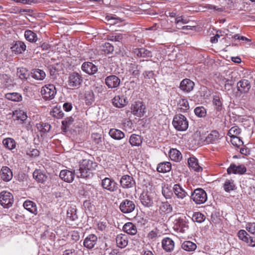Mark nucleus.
<instances>
[{"mask_svg":"<svg viewBox=\"0 0 255 255\" xmlns=\"http://www.w3.org/2000/svg\"><path fill=\"white\" fill-rule=\"evenodd\" d=\"M140 67L135 63H130L128 67V72L133 77H136L139 74Z\"/></svg>","mask_w":255,"mask_h":255,"instance_id":"nucleus-40","label":"nucleus"},{"mask_svg":"<svg viewBox=\"0 0 255 255\" xmlns=\"http://www.w3.org/2000/svg\"><path fill=\"white\" fill-rule=\"evenodd\" d=\"M194 83L189 79H184L180 83V88L185 92H190L194 88Z\"/></svg>","mask_w":255,"mask_h":255,"instance_id":"nucleus-23","label":"nucleus"},{"mask_svg":"<svg viewBox=\"0 0 255 255\" xmlns=\"http://www.w3.org/2000/svg\"><path fill=\"white\" fill-rule=\"evenodd\" d=\"M18 74L19 78L22 80L26 79L28 76L27 71L25 69L23 68L18 71Z\"/></svg>","mask_w":255,"mask_h":255,"instance_id":"nucleus-64","label":"nucleus"},{"mask_svg":"<svg viewBox=\"0 0 255 255\" xmlns=\"http://www.w3.org/2000/svg\"><path fill=\"white\" fill-rule=\"evenodd\" d=\"M129 142L132 146H139L142 142V138L138 134H132L129 137Z\"/></svg>","mask_w":255,"mask_h":255,"instance_id":"nucleus-33","label":"nucleus"},{"mask_svg":"<svg viewBox=\"0 0 255 255\" xmlns=\"http://www.w3.org/2000/svg\"><path fill=\"white\" fill-rule=\"evenodd\" d=\"M227 173L228 174H243L247 171V168L243 164L236 165L235 163H231L228 168Z\"/></svg>","mask_w":255,"mask_h":255,"instance_id":"nucleus-12","label":"nucleus"},{"mask_svg":"<svg viewBox=\"0 0 255 255\" xmlns=\"http://www.w3.org/2000/svg\"><path fill=\"white\" fill-rule=\"evenodd\" d=\"M249 235L244 230H240L238 233V237L240 240L246 242Z\"/></svg>","mask_w":255,"mask_h":255,"instance_id":"nucleus-56","label":"nucleus"},{"mask_svg":"<svg viewBox=\"0 0 255 255\" xmlns=\"http://www.w3.org/2000/svg\"><path fill=\"white\" fill-rule=\"evenodd\" d=\"M124 232L130 235H135L137 233L136 226L131 222L126 223L123 228Z\"/></svg>","mask_w":255,"mask_h":255,"instance_id":"nucleus-27","label":"nucleus"},{"mask_svg":"<svg viewBox=\"0 0 255 255\" xmlns=\"http://www.w3.org/2000/svg\"><path fill=\"white\" fill-rule=\"evenodd\" d=\"M143 74L145 82L151 84L153 83V81H155L154 79V74L152 71H145Z\"/></svg>","mask_w":255,"mask_h":255,"instance_id":"nucleus-50","label":"nucleus"},{"mask_svg":"<svg viewBox=\"0 0 255 255\" xmlns=\"http://www.w3.org/2000/svg\"><path fill=\"white\" fill-rule=\"evenodd\" d=\"M135 208V204L133 201L126 199L123 200L119 206L120 210L124 214L132 213Z\"/></svg>","mask_w":255,"mask_h":255,"instance_id":"nucleus-7","label":"nucleus"},{"mask_svg":"<svg viewBox=\"0 0 255 255\" xmlns=\"http://www.w3.org/2000/svg\"><path fill=\"white\" fill-rule=\"evenodd\" d=\"M102 135L101 134L94 132L91 135V138L93 142H94L96 144H99L102 141Z\"/></svg>","mask_w":255,"mask_h":255,"instance_id":"nucleus-59","label":"nucleus"},{"mask_svg":"<svg viewBox=\"0 0 255 255\" xmlns=\"http://www.w3.org/2000/svg\"><path fill=\"white\" fill-rule=\"evenodd\" d=\"M222 137L217 130H213L207 134L204 141L206 144H217L219 142Z\"/></svg>","mask_w":255,"mask_h":255,"instance_id":"nucleus-10","label":"nucleus"},{"mask_svg":"<svg viewBox=\"0 0 255 255\" xmlns=\"http://www.w3.org/2000/svg\"><path fill=\"white\" fill-rule=\"evenodd\" d=\"M109 134L112 138L117 140L122 139L125 137V133L121 130L116 128L111 129Z\"/></svg>","mask_w":255,"mask_h":255,"instance_id":"nucleus-36","label":"nucleus"},{"mask_svg":"<svg viewBox=\"0 0 255 255\" xmlns=\"http://www.w3.org/2000/svg\"><path fill=\"white\" fill-rule=\"evenodd\" d=\"M120 183L121 187L124 189L133 188L135 185V182L133 178L128 175H124L121 177Z\"/></svg>","mask_w":255,"mask_h":255,"instance_id":"nucleus-11","label":"nucleus"},{"mask_svg":"<svg viewBox=\"0 0 255 255\" xmlns=\"http://www.w3.org/2000/svg\"><path fill=\"white\" fill-rule=\"evenodd\" d=\"M50 115L52 117L57 119H61L64 116L62 111L57 106L52 109V110L50 112Z\"/></svg>","mask_w":255,"mask_h":255,"instance_id":"nucleus-46","label":"nucleus"},{"mask_svg":"<svg viewBox=\"0 0 255 255\" xmlns=\"http://www.w3.org/2000/svg\"><path fill=\"white\" fill-rule=\"evenodd\" d=\"M27 118L26 113L23 111L18 110L13 112L12 118L14 120H20L22 123Z\"/></svg>","mask_w":255,"mask_h":255,"instance_id":"nucleus-35","label":"nucleus"},{"mask_svg":"<svg viewBox=\"0 0 255 255\" xmlns=\"http://www.w3.org/2000/svg\"><path fill=\"white\" fill-rule=\"evenodd\" d=\"M82 82V77L78 73L73 72L69 77L68 85L71 88L78 87Z\"/></svg>","mask_w":255,"mask_h":255,"instance_id":"nucleus-13","label":"nucleus"},{"mask_svg":"<svg viewBox=\"0 0 255 255\" xmlns=\"http://www.w3.org/2000/svg\"><path fill=\"white\" fill-rule=\"evenodd\" d=\"M85 99L87 105H91L94 101V97L93 92H88L87 93H86Z\"/></svg>","mask_w":255,"mask_h":255,"instance_id":"nucleus-57","label":"nucleus"},{"mask_svg":"<svg viewBox=\"0 0 255 255\" xmlns=\"http://www.w3.org/2000/svg\"><path fill=\"white\" fill-rule=\"evenodd\" d=\"M97 166V163L89 159H83L79 164V173L78 177L88 178L91 174V171L94 170Z\"/></svg>","mask_w":255,"mask_h":255,"instance_id":"nucleus-1","label":"nucleus"},{"mask_svg":"<svg viewBox=\"0 0 255 255\" xmlns=\"http://www.w3.org/2000/svg\"><path fill=\"white\" fill-rule=\"evenodd\" d=\"M78 219L76 210L74 208L69 209L67 211V219L71 221H75Z\"/></svg>","mask_w":255,"mask_h":255,"instance_id":"nucleus-48","label":"nucleus"},{"mask_svg":"<svg viewBox=\"0 0 255 255\" xmlns=\"http://www.w3.org/2000/svg\"><path fill=\"white\" fill-rule=\"evenodd\" d=\"M162 193L166 199H171L174 194L173 189L171 190L168 185H165L162 187Z\"/></svg>","mask_w":255,"mask_h":255,"instance_id":"nucleus-45","label":"nucleus"},{"mask_svg":"<svg viewBox=\"0 0 255 255\" xmlns=\"http://www.w3.org/2000/svg\"><path fill=\"white\" fill-rule=\"evenodd\" d=\"M38 129L42 132H48L51 128V126L48 123H40L36 125Z\"/></svg>","mask_w":255,"mask_h":255,"instance_id":"nucleus-51","label":"nucleus"},{"mask_svg":"<svg viewBox=\"0 0 255 255\" xmlns=\"http://www.w3.org/2000/svg\"><path fill=\"white\" fill-rule=\"evenodd\" d=\"M140 200L142 205L145 207H151L154 204L153 194L147 191H144L141 194Z\"/></svg>","mask_w":255,"mask_h":255,"instance_id":"nucleus-8","label":"nucleus"},{"mask_svg":"<svg viewBox=\"0 0 255 255\" xmlns=\"http://www.w3.org/2000/svg\"><path fill=\"white\" fill-rule=\"evenodd\" d=\"M33 178L38 182L43 183L47 179V176L44 171L40 170H35L33 173Z\"/></svg>","mask_w":255,"mask_h":255,"instance_id":"nucleus-31","label":"nucleus"},{"mask_svg":"<svg viewBox=\"0 0 255 255\" xmlns=\"http://www.w3.org/2000/svg\"><path fill=\"white\" fill-rule=\"evenodd\" d=\"M231 142L236 147H240L243 144V141L238 136H230Z\"/></svg>","mask_w":255,"mask_h":255,"instance_id":"nucleus-53","label":"nucleus"},{"mask_svg":"<svg viewBox=\"0 0 255 255\" xmlns=\"http://www.w3.org/2000/svg\"><path fill=\"white\" fill-rule=\"evenodd\" d=\"M168 154L170 159L175 162L180 161L182 158L181 152L175 148L171 149Z\"/></svg>","mask_w":255,"mask_h":255,"instance_id":"nucleus-32","label":"nucleus"},{"mask_svg":"<svg viewBox=\"0 0 255 255\" xmlns=\"http://www.w3.org/2000/svg\"><path fill=\"white\" fill-rule=\"evenodd\" d=\"M74 122V119L72 117H69L65 118L64 120L62 122V126L64 127V129H66Z\"/></svg>","mask_w":255,"mask_h":255,"instance_id":"nucleus-60","label":"nucleus"},{"mask_svg":"<svg viewBox=\"0 0 255 255\" xmlns=\"http://www.w3.org/2000/svg\"><path fill=\"white\" fill-rule=\"evenodd\" d=\"M101 186L104 189L111 192L116 191L118 188L117 182L114 179L108 177H105L102 180Z\"/></svg>","mask_w":255,"mask_h":255,"instance_id":"nucleus-9","label":"nucleus"},{"mask_svg":"<svg viewBox=\"0 0 255 255\" xmlns=\"http://www.w3.org/2000/svg\"><path fill=\"white\" fill-rule=\"evenodd\" d=\"M162 249L166 252H171L174 250L175 247L174 242L170 238L166 237L163 239L161 241Z\"/></svg>","mask_w":255,"mask_h":255,"instance_id":"nucleus-19","label":"nucleus"},{"mask_svg":"<svg viewBox=\"0 0 255 255\" xmlns=\"http://www.w3.org/2000/svg\"><path fill=\"white\" fill-rule=\"evenodd\" d=\"M23 207L28 211L36 215L38 213L36 204L32 201L26 200L23 203Z\"/></svg>","mask_w":255,"mask_h":255,"instance_id":"nucleus-26","label":"nucleus"},{"mask_svg":"<svg viewBox=\"0 0 255 255\" xmlns=\"http://www.w3.org/2000/svg\"><path fill=\"white\" fill-rule=\"evenodd\" d=\"M5 98L11 101L18 102L21 100V96L17 93H10L5 94Z\"/></svg>","mask_w":255,"mask_h":255,"instance_id":"nucleus-47","label":"nucleus"},{"mask_svg":"<svg viewBox=\"0 0 255 255\" xmlns=\"http://www.w3.org/2000/svg\"><path fill=\"white\" fill-rule=\"evenodd\" d=\"M192 219L194 222L202 223L205 220V216L200 212H195L192 216Z\"/></svg>","mask_w":255,"mask_h":255,"instance_id":"nucleus-52","label":"nucleus"},{"mask_svg":"<svg viewBox=\"0 0 255 255\" xmlns=\"http://www.w3.org/2000/svg\"><path fill=\"white\" fill-rule=\"evenodd\" d=\"M223 187L226 192H230L235 189L236 186L233 180L227 179L223 184Z\"/></svg>","mask_w":255,"mask_h":255,"instance_id":"nucleus-44","label":"nucleus"},{"mask_svg":"<svg viewBox=\"0 0 255 255\" xmlns=\"http://www.w3.org/2000/svg\"><path fill=\"white\" fill-rule=\"evenodd\" d=\"M103 50L105 54L111 53L114 51V46L111 43L106 42L103 45Z\"/></svg>","mask_w":255,"mask_h":255,"instance_id":"nucleus-58","label":"nucleus"},{"mask_svg":"<svg viewBox=\"0 0 255 255\" xmlns=\"http://www.w3.org/2000/svg\"><path fill=\"white\" fill-rule=\"evenodd\" d=\"M178 111L182 113L187 112L189 109V103L186 99H181L179 100L177 103Z\"/></svg>","mask_w":255,"mask_h":255,"instance_id":"nucleus-34","label":"nucleus"},{"mask_svg":"<svg viewBox=\"0 0 255 255\" xmlns=\"http://www.w3.org/2000/svg\"><path fill=\"white\" fill-rule=\"evenodd\" d=\"M171 169V164L169 162H163L158 164L157 171L161 173L169 172Z\"/></svg>","mask_w":255,"mask_h":255,"instance_id":"nucleus-37","label":"nucleus"},{"mask_svg":"<svg viewBox=\"0 0 255 255\" xmlns=\"http://www.w3.org/2000/svg\"><path fill=\"white\" fill-rule=\"evenodd\" d=\"M188 163L190 168L195 171L200 172L202 170V168L199 164L198 159L194 157H191L188 158Z\"/></svg>","mask_w":255,"mask_h":255,"instance_id":"nucleus-28","label":"nucleus"},{"mask_svg":"<svg viewBox=\"0 0 255 255\" xmlns=\"http://www.w3.org/2000/svg\"><path fill=\"white\" fill-rule=\"evenodd\" d=\"M128 102L127 98L124 96L116 95L112 99V103L113 105L118 108H122L128 104Z\"/></svg>","mask_w":255,"mask_h":255,"instance_id":"nucleus-17","label":"nucleus"},{"mask_svg":"<svg viewBox=\"0 0 255 255\" xmlns=\"http://www.w3.org/2000/svg\"><path fill=\"white\" fill-rule=\"evenodd\" d=\"M105 84L109 88H116L119 86L121 83L120 78L114 75L107 77L105 80Z\"/></svg>","mask_w":255,"mask_h":255,"instance_id":"nucleus-14","label":"nucleus"},{"mask_svg":"<svg viewBox=\"0 0 255 255\" xmlns=\"http://www.w3.org/2000/svg\"><path fill=\"white\" fill-rule=\"evenodd\" d=\"M117 245L121 249L125 248L128 244V238L125 234L118 235L116 238Z\"/></svg>","mask_w":255,"mask_h":255,"instance_id":"nucleus-24","label":"nucleus"},{"mask_svg":"<svg viewBox=\"0 0 255 255\" xmlns=\"http://www.w3.org/2000/svg\"><path fill=\"white\" fill-rule=\"evenodd\" d=\"M98 241L97 237L94 234L89 235L84 240L83 242L84 246L88 249L94 248Z\"/></svg>","mask_w":255,"mask_h":255,"instance_id":"nucleus-18","label":"nucleus"},{"mask_svg":"<svg viewBox=\"0 0 255 255\" xmlns=\"http://www.w3.org/2000/svg\"><path fill=\"white\" fill-rule=\"evenodd\" d=\"M0 176L3 181H9L13 177L12 172L8 167L2 166L0 171Z\"/></svg>","mask_w":255,"mask_h":255,"instance_id":"nucleus-21","label":"nucleus"},{"mask_svg":"<svg viewBox=\"0 0 255 255\" xmlns=\"http://www.w3.org/2000/svg\"><path fill=\"white\" fill-rule=\"evenodd\" d=\"M159 236L157 231L152 230L147 234L148 239L151 241H154Z\"/></svg>","mask_w":255,"mask_h":255,"instance_id":"nucleus-61","label":"nucleus"},{"mask_svg":"<svg viewBox=\"0 0 255 255\" xmlns=\"http://www.w3.org/2000/svg\"><path fill=\"white\" fill-rule=\"evenodd\" d=\"M27 155L31 157H35L39 155V151L36 148H30L27 152Z\"/></svg>","mask_w":255,"mask_h":255,"instance_id":"nucleus-63","label":"nucleus"},{"mask_svg":"<svg viewBox=\"0 0 255 255\" xmlns=\"http://www.w3.org/2000/svg\"><path fill=\"white\" fill-rule=\"evenodd\" d=\"M32 77L37 80H43L45 79V73L42 70L39 69H35L32 70Z\"/></svg>","mask_w":255,"mask_h":255,"instance_id":"nucleus-39","label":"nucleus"},{"mask_svg":"<svg viewBox=\"0 0 255 255\" xmlns=\"http://www.w3.org/2000/svg\"><path fill=\"white\" fill-rule=\"evenodd\" d=\"M237 87L238 91L241 94L248 93L251 87V83L248 80L242 79L237 83Z\"/></svg>","mask_w":255,"mask_h":255,"instance_id":"nucleus-16","label":"nucleus"},{"mask_svg":"<svg viewBox=\"0 0 255 255\" xmlns=\"http://www.w3.org/2000/svg\"><path fill=\"white\" fill-rule=\"evenodd\" d=\"M11 49L16 54L21 53L25 50L26 45L24 42L17 41L11 47Z\"/></svg>","mask_w":255,"mask_h":255,"instance_id":"nucleus-29","label":"nucleus"},{"mask_svg":"<svg viewBox=\"0 0 255 255\" xmlns=\"http://www.w3.org/2000/svg\"><path fill=\"white\" fill-rule=\"evenodd\" d=\"M130 109V113L138 118L142 117L145 113V106L143 102L139 101L132 103Z\"/></svg>","mask_w":255,"mask_h":255,"instance_id":"nucleus-5","label":"nucleus"},{"mask_svg":"<svg viewBox=\"0 0 255 255\" xmlns=\"http://www.w3.org/2000/svg\"><path fill=\"white\" fill-rule=\"evenodd\" d=\"M56 92V88L53 84H48L43 86L40 91L42 98L46 101L54 99Z\"/></svg>","mask_w":255,"mask_h":255,"instance_id":"nucleus-4","label":"nucleus"},{"mask_svg":"<svg viewBox=\"0 0 255 255\" xmlns=\"http://www.w3.org/2000/svg\"><path fill=\"white\" fill-rule=\"evenodd\" d=\"M59 176L65 182L70 183L74 179L75 172L67 169L62 170L60 172Z\"/></svg>","mask_w":255,"mask_h":255,"instance_id":"nucleus-20","label":"nucleus"},{"mask_svg":"<svg viewBox=\"0 0 255 255\" xmlns=\"http://www.w3.org/2000/svg\"><path fill=\"white\" fill-rule=\"evenodd\" d=\"M25 39L30 42H35L37 40V34L30 30H26L24 32Z\"/></svg>","mask_w":255,"mask_h":255,"instance_id":"nucleus-43","label":"nucleus"},{"mask_svg":"<svg viewBox=\"0 0 255 255\" xmlns=\"http://www.w3.org/2000/svg\"><path fill=\"white\" fill-rule=\"evenodd\" d=\"M2 143L5 148L9 150L13 149L16 147V142L12 138L9 137L4 139Z\"/></svg>","mask_w":255,"mask_h":255,"instance_id":"nucleus-42","label":"nucleus"},{"mask_svg":"<svg viewBox=\"0 0 255 255\" xmlns=\"http://www.w3.org/2000/svg\"><path fill=\"white\" fill-rule=\"evenodd\" d=\"M81 69L84 72L89 75H93L98 71L97 67L90 62H84L82 65Z\"/></svg>","mask_w":255,"mask_h":255,"instance_id":"nucleus-22","label":"nucleus"},{"mask_svg":"<svg viewBox=\"0 0 255 255\" xmlns=\"http://www.w3.org/2000/svg\"><path fill=\"white\" fill-rule=\"evenodd\" d=\"M188 22V20L187 19L184 18L183 16H178L175 17V23L177 25V28L178 29H188V27L189 26H183L181 28L177 27V25H179L180 23H181L182 24H186Z\"/></svg>","mask_w":255,"mask_h":255,"instance_id":"nucleus-49","label":"nucleus"},{"mask_svg":"<svg viewBox=\"0 0 255 255\" xmlns=\"http://www.w3.org/2000/svg\"><path fill=\"white\" fill-rule=\"evenodd\" d=\"M194 113L198 117H204L206 115V110L203 106L196 107L194 109Z\"/></svg>","mask_w":255,"mask_h":255,"instance_id":"nucleus-54","label":"nucleus"},{"mask_svg":"<svg viewBox=\"0 0 255 255\" xmlns=\"http://www.w3.org/2000/svg\"><path fill=\"white\" fill-rule=\"evenodd\" d=\"M172 125L177 130L185 131L188 128V121L184 116L177 114L173 118Z\"/></svg>","mask_w":255,"mask_h":255,"instance_id":"nucleus-2","label":"nucleus"},{"mask_svg":"<svg viewBox=\"0 0 255 255\" xmlns=\"http://www.w3.org/2000/svg\"><path fill=\"white\" fill-rule=\"evenodd\" d=\"M125 35L119 33H113L106 36V39L111 41L122 42Z\"/></svg>","mask_w":255,"mask_h":255,"instance_id":"nucleus-38","label":"nucleus"},{"mask_svg":"<svg viewBox=\"0 0 255 255\" xmlns=\"http://www.w3.org/2000/svg\"><path fill=\"white\" fill-rule=\"evenodd\" d=\"M13 202V196L11 193L3 191L0 193V204L4 208L11 207Z\"/></svg>","mask_w":255,"mask_h":255,"instance_id":"nucleus-6","label":"nucleus"},{"mask_svg":"<svg viewBox=\"0 0 255 255\" xmlns=\"http://www.w3.org/2000/svg\"><path fill=\"white\" fill-rule=\"evenodd\" d=\"M246 230L251 234H255V222L248 223L246 226Z\"/></svg>","mask_w":255,"mask_h":255,"instance_id":"nucleus-62","label":"nucleus"},{"mask_svg":"<svg viewBox=\"0 0 255 255\" xmlns=\"http://www.w3.org/2000/svg\"><path fill=\"white\" fill-rule=\"evenodd\" d=\"M173 191L176 197L180 200H183L188 196L187 192L179 184L174 185Z\"/></svg>","mask_w":255,"mask_h":255,"instance_id":"nucleus-15","label":"nucleus"},{"mask_svg":"<svg viewBox=\"0 0 255 255\" xmlns=\"http://www.w3.org/2000/svg\"><path fill=\"white\" fill-rule=\"evenodd\" d=\"M181 247L182 249L188 252L194 251L197 248L196 245L190 241L184 242L182 243Z\"/></svg>","mask_w":255,"mask_h":255,"instance_id":"nucleus-41","label":"nucleus"},{"mask_svg":"<svg viewBox=\"0 0 255 255\" xmlns=\"http://www.w3.org/2000/svg\"><path fill=\"white\" fill-rule=\"evenodd\" d=\"M241 132V129L238 126H234L228 131L229 136H238Z\"/></svg>","mask_w":255,"mask_h":255,"instance_id":"nucleus-55","label":"nucleus"},{"mask_svg":"<svg viewBox=\"0 0 255 255\" xmlns=\"http://www.w3.org/2000/svg\"><path fill=\"white\" fill-rule=\"evenodd\" d=\"M159 211L161 214H169L172 211V207L167 201L162 202L159 206Z\"/></svg>","mask_w":255,"mask_h":255,"instance_id":"nucleus-30","label":"nucleus"},{"mask_svg":"<svg viewBox=\"0 0 255 255\" xmlns=\"http://www.w3.org/2000/svg\"><path fill=\"white\" fill-rule=\"evenodd\" d=\"M190 198L195 204L200 205L207 201V194L203 189L198 188L192 192Z\"/></svg>","mask_w":255,"mask_h":255,"instance_id":"nucleus-3","label":"nucleus"},{"mask_svg":"<svg viewBox=\"0 0 255 255\" xmlns=\"http://www.w3.org/2000/svg\"><path fill=\"white\" fill-rule=\"evenodd\" d=\"M132 52L138 57L147 58L151 57V51L144 48H134Z\"/></svg>","mask_w":255,"mask_h":255,"instance_id":"nucleus-25","label":"nucleus"}]
</instances>
